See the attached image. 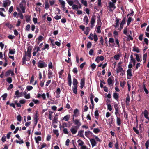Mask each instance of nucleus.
<instances>
[{
    "label": "nucleus",
    "instance_id": "nucleus-1",
    "mask_svg": "<svg viewBox=\"0 0 149 149\" xmlns=\"http://www.w3.org/2000/svg\"><path fill=\"white\" fill-rule=\"evenodd\" d=\"M37 64L38 66L40 68L46 67L47 65V64L45 63L44 62L41 60L39 61Z\"/></svg>",
    "mask_w": 149,
    "mask_h": 149
},
{
    "label": "nucleus",
    "instance_id": "nucleus-2",
    "mask_svg": "<svg viewBox=\"0 0 149 149\" xmlns=\"http://www.w3.org/2000/svg\"><path fill=\"white\" fill-rule=\"evenodd\" d=\"M79 128L78 126H73L70 129L71 132L73 134H76L77 132V130Z\"/></svg>",
    "mask_w": 149,
    "mask_h": 149
},
{
    "label": "nucleus",
    "instance_id": "nucleus-3",
    "mask_svg": "<svg viewBox=\"0 0 149 149\" xmlns=\"http://www.w3.org/2000/svg\"><path fill=\"white\" fill-rule=\"evenodd\" d=\"M95 19L96 18L95 15L93 16L92 17L91 21L90 22V27L91 28H92L94 26V24L95 22Z\"/></svg>",
    "mask_w": 149,
    "mask_h": 149
},
{
    "label": "nucleus",
    "instance_id": "nucleus-4",
    "mask_svg": "<svg viewBox=\"0 0 149 149\" xmlns=\"http://www.w3.org/2000/svg\"><path fill=\"white\" fill-rule=\"evenodd\" d=\"M127 79H130L132 74V69H128L127 70Z\"/></svg>",
    "mask_w": 149,
    "mask_h": 149
},
{
    "label": "nucleus",
    "instance_id": "nucleus-5",
    "mask_svg": "<svg viewBox=\"0 0 149 149\" xmlns=\"http://www.w3.org/2000/svg\"><path fill=\"white\" fill-rule=\"evenodd\" d=\"M109 8L110 9V11H112L113 10L112 9L113 8L114 9L116 8V6H115L114 3H112V2H110L109 3Z\"/></svg>",
    "mask_w": 149,
    "mask_h": 149
},
{
    "label": "nucleus",
    "instance_id": "nucleus-6",
    "mask_svg": "<svg viewBox=\"0 0 149 149\" xmlns=\"http://www.w3.org/2000/svg\"><path fill=\"white\" fill-rule=\"evenodd\" d=\"M104 59V57L102 56H99L97 57L95 60V61L98 63H99L100 61H102Z\"/></svg>",
    "mask_w": 149,
    "mask_h": 149
},
{
    "label": "nucleus",
    "instance_id": "nucleus-7",
    "mask_svg": "<svg viewBox=\"0 0 149 149\" xmlns=\"http://www.w3.org/2000/svg\"><path fill=\"white\" fill-rule=\"evenodd\" d=\"M3 6L4 7H6L8 5L9 6L10 4L11 1L10 0H6L3 1Z\"/></svg>",
    "mask_w": 149,
    "mask_h": 149
},
{
    "label": "nucleus",
    "instance_id": "nucleus-8",
    "mask_svg": "<svg viewBox=\"0 0 149 149\" xmlns=\"http://www.w3.org/2000/svg\"><path fill=\"white\" fill-rule=\"evenodd\" d=\"M25 54L24 55L23 57L22 58V65H24L26 63V56H27V52L26 51L25 52ZM27 61H29L27 60H26Z\"/></svg>",
    "mask_w": 149,
    "mask_h": 149
},
{
    "label": "nucleus",
    "instance_id": "nucleus-9",
    "mask_svg": "<svg viewBox=\"0 0 149 149\" xmlns=\"http://www.w3.org/2000/svg\"><path fill=\"white\" fill-rule=\"evenodd\" d=\"M90 141L93 147L96 145L97 143L94 139H90Z\"/></svg>",
    "mask_w": 149,
    "mask_h": 149
},
{
    "label": "nucleus",
    "instance_id": "nucleus-10",
    "mask_svg": "<svg viewBox=\"0 0 149 149\" xmlns=\"http://www.w3.org/2000/svg\"><path fill=\"white\" fill-rule=\"evenodd\" d=\"M59 1L61 4V5L62 6V8H63V10H64L66 9V7H65V2L62 0H59Z\"/></svg>",
    "mask_w": 149,
    "mask_h": 149
},
{
    "label": "nucleus",
    "instance_id": "nucleus-11",
    "mask_svg": "<svg viewBox=\"0 0 149 149\" xmlns=\"http://www.w3.org/2000/svg\"><path fill=\"white\" fill-rule=\"evenodd\" d=\"M74 123L75 125L76 126H78L79 127L81 125V123L79 122V120L78 119H75L74 120Z\"/></svg>",
    "mask_w": 149,
    "mask_h": 149
},
{
    "label": "nucleus",
    "instance_id": "nucleus-12",
    "mask_svg": "<svg viewBox=\"0 0 149 149\" xmlns=\"http://www.w3.org/2000/svg\"><path fill=\"white\" fill-rule=\"evenodd\" d=\"M26 5V2L25 0H22L19 5L21 8H25V6Z\"/></svg>",
    "mask_w": 149,
    "mask_h": 149
},
{
    "label": "nucleus",
    "instance_id": "nucleus-13",
    "mask_svg": "<svg viewBox=\"0 0 149 149\" xmlns=\"http://www.w3.org/2000/svg\"><path fill=\"white\" fill-rule=\"evenodd\" d=\"M84 130H81L79 131L78 132V136H79L80 137H83L85 139V137L83 135V133Z\"/></svg>",
    "mask_w": 149,
    "mask_h": 149
},
{
    "label": "nucleus",
    "instance_id": "nucleus-14",
    "mask_svg": "<svg viewBox=\"0 0 149 149\" xmlns=\"http://www.w3.org/2000/svg\"><path fill=\"white\" fill-rule=\"evenodd\" d=\"M130 62H132L133 63V65L135 66L136 64V60L133 58L132 55H131L130 56Z\"/></svg>",
    "mask_w": 149,
    "mask_h": 149
},
{
    "label": "nucleus",
    "instance_id": "nucleus-15",
    "mask_svg": "<svg viewBox=\"0 0 149 149\" xmlns=\"http://www.w3.org/2000/svg\"><path fill=\"white\" fill-rule=\"evenodd\" d=\"M122 71L124 72V70H123V68H122L120 65H119L116 70L117 73H118L119 72H122Z\"/></svg>",
    "mask_w": 149,
    "mask_h": 149
},
{
    "label": "nucleus",
    "instance_id": "nucleus-16",
    "mask_svg": "<svg viewBox=\"0 0 149 149\" xmlns=\"http://www.w3.org/2000/svg\"><path fill=\"white\" fill-rule=\"evenodd\" d=\"M113 78V77L112 76H111L108 79L107 81L108 83V84L109 85H111L113 83V80H112L111 78Z\"/></svg>",
    "mask_w": 149,
    "mask_h": 149
},
{
    "label": "nucleus",
    "instance_id": "nucleus-17",
    "mask_svg": "<svg viewBox=\"0 0 149 149\" xmlns=\"http://www.w3.org/2000/svg\"><path fill=\"white\" fill-rule=\"evenodd\" d=\"M15 95H16V96L14 97L15 99L16 98V97L18 98L21 96V95H20V93L18 90H17L15 92Z\"/></svg>",
    "mask_w": 149,
    "mask_h": 149
},
{
    "label": "nucleus",
    "instance_id": "nucleus-18",
    "mask_svg": "<svg viewBox=\"0 0 149 149\" xmlns=\"http://www.w3.org/2000/svg\"><path fill=\"white\" fill-rule=\"evenodd\" d=\"M72 83L74 86H77V84L78 82L77 79L75 78H74L73 79Z\"/></svg>",
    "mask_w": 149,
    "mask_h": 149
},
{
    "label": "nucleus",
    "instance_id": "nucleus-19",
    "mask_svg": "<svg viewBox=\"0 0 149 149\" xmlns=\"http://www.w3.org/2000/svg\"><path fill=\"white\" fill-rule=\"evenodd\" d=\"M56 92L57 95L56 97V98H58L59 97H60L59 94H60L61 92L60 89L59 88H58L56 90Z\"/></svg>",
    "mask_w": 149,
    "mask_h": 149
},
{
    "label": "nucleus",
    "instance_id": "nucleus-20",
    "mask_svg": "<svg viewBox=\"0 0 149 149\" xmlns=\"http://www.w3.org/2000/svg\"><path fill=\"white\" fill-rule=\"evenodd\" d=\"M130 97L129 95H127L125 103L127 105H129V103L130 101Z\"/></svg>",
    "mask_w": 149,
    "mask_h": 149
},
{
    "label": "nucleus",
    "instance_id": "nucleus-21",
    "mask_svg": "<svg viewBox=\"0 0 149 149\" xmlns=\"http://www.w3.org/2000/svg\"><path fill=\"white\" fill-rule=\"evenodd\" d=\"M143 113L144 114V116L148 120H149V118L148 116V111L147 110H145Z\"/></svg>",
    "mask_w": 149,
    "mask_h": 149
},
{
    "label": "nucleus",
    "instance_id": "nucleus-22",
    "mask_svg": "<svg viewBox=\"0 0 149 149\" xmlns=\"http://www.w3.org/2000/svg\"><path fill=\"white\" fill-rule=\"evenodd\" d=\"M83 21L84 22H85L86 24L87 25L89 22V19L88 17L86 15L84 16Z\"/></svg>",
    "mask_w": 149,
    "mask_h": 149
},
{
    "label": "nucleus",
    "instance_id": "nucleus-23",
    "mask_svg": "<svg viewBox=\"0 0 149 149\" xmlns=\"http://www.w3.org/2000/svg\"><path fill=\"white\" fill-rule=\"evenodd\" d=\"M5 26L9 28L10 29H12V28H14L13 26L12 25L10 24L9 22L6 23Z\"/></svg>",
    "mask_w": 149,
    "mask_h": 149
},
{
    "label": "nucleus",
    "instance_id": "nucleus-24",
    "mask_svg": "<svg viewBox=\"0 0 149 149\" xmlns=\"http://www.w3.org/2000/svg\"><path fill=\"white\" fill-rule=\"evenodd\" d=\"M71 6H72V9L75 10H78V6L77 5L73 3V5Z\"/></svg>",
    "mask_w": 149,
    "mask_h": 149
},
{
    "label": "nucleus",
    "instance_id": "nucleus-25",
    "mask_svg": "<svg viewBox=\"0 0 149 149\" xmlns=\"http://www.w3.org/2000/svg\"><path fill=\"white\" fill-rule=\"evenodd\" d=\"M70 117V115H67L65 116L63 118V120L65 121H68Z\"/></svg>",
    "mask_w": 149,
    "mask_h": 149
},
{
    "label": "nucleus",
    "instance_id": "nucleus-26",
    "mask_svg": "<svg viewBox=\"0 0 149 149\" xmlns=\"http://www.w3.org/2000/svg\"><path fill=\"white\" fill-rule=\"evenodd\" d=\"M120 20V19L116 18V23L115 25L114 26L115 28H117L119 26V21Z\"/></svg>",
    "mask_w": 149,
    "mask_h": 149
},
{
    "label": "nucleus",
    "instance_id": "nucleus-27",
    "mask_svg": "<svg viewBox=\"0 0 149 149\" xmlns=\"http://www.w3.org/2000/svg\"><path fill=\"white\" fill-rule=\"evenodd\" d=\"M134 55L136 57V61L138 62H141V58H140L139 55L137 54H134Z\"/></svg>",
    "mask_w": 149,
    "mask_h": 149
},
{
    "label": "nucleus",
    "instance_id": "nucleus-28",
    "mask_svg": "<svg viewBox=\"0 0 149 149\" xmlns=\"http://www.w3.org/2000/svg\"><path fill=\"white\" fill-rule=\"evenodd\" d=\"M116 122L118 125L120 126L121 124V120L120 117H117Z\"/></svg>",
    "mask_w": 149,
    "mask_h": 149
},
{
    "label": "nucleus",
    "instance_id": "nucleus-29",
    "mask_svg": "<svg viewBox=\"0 0 149 149\" xmlns=\"http://www.w3.org/2000/svg\"><path fill=\"white\" fill-rule=\"evenodd\" d=\"M133 51L134 52H136L137 53H139L140 52L139 48L135 46H134L133 47Z\"/></svg>",
    "mask_w": 149,
    "mask_h": 149
},
{
    "label": "nucleus",
    "instance_id": "nucleus-30",
    "mask_svg": "<svg viewBox=\"0 0 149 149\" xmlns=\"http://www.w3.org/2000/svg\"><path fill=\"white\" fill-rule=\"evenodd\" d=\"M113 97L114 99L117 100L119 97V94L118 93H113Z\"/></svg>",
    "mask_w": 149,
    "mask_h": 149
},
{
    "label": "nucleus",
    "instance_id": "nucleus-31",
    "mask_svg": "<svg viewBox=\"0 0 149 149\" xmlns=\"http://www.w3.org/2000/svg\"><path fill=\"white\" fill-rule=\"evenodd\" d=\"M66 1L69 5L70 6L72 5L73 3H74V0H66Z\"/></svg>",
    "mask_w": 149,
    "mask_h": 149
},
{
    "label": "nucleus",
    "instance_id": "nucleus-32",
    "mask_svg": "<svg viewBox=\"0 0 149 149\" xmlns=\"http://www.w3.org/2000/svg\"><path fill=\"white\" fill-rule=\"evenodd\" d=\"M15 52V49H14L13 50H12L10 48L9 49V54L11 55L14 54Z\"/></svg>",
    "mask_w": 149,
    "mask_h": 149
},
{
    "label": "nucleus",
    "instance_id": "nucleus-33",
    "mask_svg": "<svg viewBox=\"0 0 149 149\" xmlns=\"http://www.w3.org/2000/svg\"><path fill=\"white\" fill-rule=\"evenodd\" d=\"M90 30V29L89 27H86V30L84 31V33L86 35H87L88 34Z\"/></svg>",
    "mask_w": 149,
    "mask_h": 149
},
{
    "label": "nucleus",
    "instance_id": "nucleus-34",
    "mask_svg": "<svg viewBox=\"0 0 149 149\" xmlns=\"http://www.w3.org/2000/svg\"><path fill=\"white\" fill-rule=\"evenodd\" d=\"M95 116L97 119H98V117L99 116V114L97 108H96V110L95 112Z\"/></svg>",
    "mask_w": 149,
    "mask_h": 149
},
{
    "label": "nucleus",
    "instance_id": "nucleus-35",
    "mask_svg": "<svg viewBox=\"0 0 149 149\" xmlns=\"http://www.w3.org/2000/svg\"><path fill=\"white\" fill-rule=\"evenodd\" d=\"M143 88L144 91L146 94H148L149 93L146 87L145 84H143L142 86Z\"/></svg>",
    "mask_w": 149,
    "mask_h": 149
},
{
    "label": "nucleus",
    "instance_id": "nucleus-36",
    "mask_svg": "<svg viewBox=\"0 0 149 149\" xmlns=\"http://www.w3.org/2000/svg\"><path fill=\"white\" fill-rule=\"evenodd\" d=\"M52 72L50 70H49L48 72V79H51L52 76Z\"/></svg>",
    "mask_w": 149,
    "mask_h": 149
},
{
    "label": "nucleus",
    "instance_id": "nucleus-37",
    "mask_svg": "<svg viewBox=\"0 0 149 149\" xmlns=\"http://www.w3.org/2000/svg\"><path fill=\"white\" fill-rule=\"evenodd\" d=\"M73 93L77 94V86H74L72 88Z\"/></svg>",
    "mask_w": 149,
    "mask_h": 149
},
{
    "label": "nucleus",
    "instance_id": "nucleus-38",
    "mask_svg": "<svg viewBox=\"0 0 149 149\" xmlns=\"http://www.w3.org/2000/svg\"><path fill=\"white\" fill-rule=\"evenodd\" d=\"M100 130L98 128H95L93 129V132L95 134H97L100 132Z\"/></svg>",
    "mask_w": 149,
    "mask_h": 149
},
{
    "label": "nucleus",
    "instance_id": "nucleus-39",
    "mask_svg": "<svg viewBox=\"0 0 149 149\" xmlns=\"http://www.w3.org/2000/svg\"><path fill=\"white\" fill-rule=\"evenodd\" d=\"M106 104L107 106V109L110 111H111L112 110V107L111 105L109 104H107V102Z\"/></svg>",
    "mask_w": 149,
    "mask_h": 149
},
{
    "label": "nucleus",
    "instance_id": "nucleus-40",
    "mask_svg": "<svg viewBox=\"0 0 149 149\" xmlns=\"http://www.w3.org/2000/svg\"><path fill=\"white\" fill-rule=\"evenodd\" d=\"M53 132L54 134L56 135V136L58 137L59 136L58 131V130H53Z\"/></svg>",
    "mask_w": 149,
    "mask_h": 149
},
{
    "label": "nucleus",
    "instance_id": "nucleus-41",
    "mask_svg": "<svg viewBox=\"0 0 149 149\" xmlns=\"http://www.w3.org/2000/svg\"><path fill=\"white\" fill-rule=\"evenodd\" d=\"M77 142L79 144V145L80 146H82L84 144V143L80 139L78 140Z\"/></svg>",
    "mask_w": 149,
    "mask_h": 149
},
{
    "label": "nucleus",
    "instance_id": "nucleus-42",
    "mask_svg": "<svg viewBox=\"0 0 149 149\" xmlns=\"http://www.w3.org/2000/svg\"><path fill=\"white\" fill-rule=\"evenodd\" d=\"M53 113V112H52L51 111H50L49 112V118L50 120H52V114Z\"/></svg>",
    "mask_w": 149,
    "mask_h": 149
},
{
    "label": "nucleus",
    "instance_id": "nucleus-43",
    "mask_svg": "<svg viewBox=\"0 0 149 149\" xmlns=\"http://www.w3.org/2000/svg\"><path fill=\"white\" fill-rule=\"evenodd\" d=\"M85 78H83L81 79L80 85H85Z\"/></svg>",
    "mask_w": 149,
    "mask_h": 149
},
{
    "label": "nucleus",
    "instance_id": "nucleus-44",
    "mask_svg": "<svg viewBox=\"0 0 149 149\" xmlns=\"http://www.w3.org/2000/svg\"><path fill=\"white\" fill-rule=\"evenodd\" d=\"M32 49V46H29L27 48V52H31Z\"/></svg>",
    "mask_w": 149,
    "mask_h": 149
},
{
    "label": "nucleus",
    "instance_id": "nucleus-45",
    "mask_svg": "<svg viewBox=\"0 0 149 149\" xmlns=\"http://www.w3.org/2000/svg\"><path fill=\"white\" fill-rule=\"evenodd\" d=\"M114 42V40L113 38H110L109 39V42L110 43H113ZM109 45H110V44Z\"/></svg>",
    "mask_w": 149,
    "mask_h": 149
},
{
    "label": "nucleus",
    "instance_id": "nucleus-46",
    "mask_svg": "<svg viewBox=\"0 0 149 149\" xmlns=\"http://www.w3.org/2000/svg\"><path fill=\"white\" fill-rule=\"evenodd\" d=\"M38 119H37L36 118H34V126H36V125L38 122Z\"/></svg>",
    "mask_w": 149,
    "mask_h": 149
},
{
    "label": "nucleus",
    "instance_id": "nucleus-47",
    "mask_svg": "<svg viewBox=\"0 0 149 149\" xmlns=\"http://www.w3.org/2000/svg\"><path fill=\"white\" fill-rule=\"evenodd\" d=\"M11 72V70H9L7 71L6 73V76H8L10 75Z\"/></svg>",
    "mask_w": 149,
    "mask_h": 149
},
{
    "label": "nucleus",
    "instance_id": "nucleus-48",
    "mask_svg": "<svg viewBox=\"0 0 149 149\" xmlns=\"http://www.w3.org/2000/svg\"><path fill=\"white\" fill-rule=\"evenodd\" d=\"M145 144L146 148L148 149L149 145V140H148L146 141Z\"/></svg>",
    "mask_w": 149,
    "mask_h": 149
},
{
    "label": "nucleus",
    "instance_id": "nucleus-49",
    "mask_svg": "<svg viewBox=\"0 0 149 149\" xmlns=\"http://www.w3.org/2000/svg\"><path fill=\"white\" fill-rule=\"evenodd\" d=\"M49 7V5L47 1H46L45 2V7L46 9H47Z\"/></svg>",
    "mask_w": 149,
    "mask_h": 149
},
{
    "label": "nucleus",
    "instance_id": "nucleus-50",
    "mask_svg": "<svg viewBox=\"0 0 149 149\" xmlns=\"http://www.w3.org/2000/svg\"><path fill=\"white\" fill-rule=\"evenodd\" d=\"M57 119H58V117L57 116H56V115H55V116L54 119L53 120V121L54 123H56L57 122Z\"/></svg>",
    "mask_w": 149,
    "mask_h": 149
},
{
    "label": "nucleus",
    "instance_id": "nucleus-51",
    "mask_svg": "<svg viewBox=\"0 0 149 149\" xmlns=\"http://www.w3.org/2000/svg\"><path fill=\"white\" fill-rule=\"evenodd\" d=\"M101 26H98L97 28V33H100L101 32L100 30Z\"/></svg>",
    "mask_w": 149,
    "mask_h": 149
},
{
    "label": "nucleus",
    "instance_id": "nucleus-52",
    "mask_svg": "<svg viewBox=\"0 0 149 149\" xmlns=\"http://www.w3.org/2000/svg\"><path fill=\"white\" fill-rule=\"evenodd\" d=\"M130 10L131 11V13L130 14H128L127 15V17H128V16H133V15L134 12L133 10L132 9H131Z\"/></svg>",
    "mask_w": 149,
    "mask_h": 149
},
{
    "label": "nucleus",
    "instance_id": "nucleus-53",
    "mask_svg": "<svg viewBox=\"0 0 149 149\" xmlns=\"http://www.w3.org/2000/svg\"><path fill=\"white\" fill-rule=\"evenodd\" d=\"M6 81L9 83H11L12 81V78L10 77H9L7 79Z\"/></svg>",
    "mask_w": 149,
    "mask_h": 149
},
{
    "label": "nucleus",
    "instance_id": "nucleus-54",
    "mask_svg": "<svg viewBox=\"0 0 149 149\" xmlns=\"http://www.w3.org/2000/svg\"><path fill=\"white\" fill-rule=\"evenodd\" d=\"M133 130L134 131V132L137 134H138L139 133V131L137 128H136L135 127H133Z\"/></svg>",
    "mask_w": 149,
    "mask_h": 149
},
{
    "label": "nucleus",
    "instance_id": "nucleus-55",
    "mask_svg": "<svg viewBox=\"0 0 149 149\" xmlns=\"http://www.w3.org/2000/svg\"><path fill=\"white\" fill-rule=\"evenodd\" d=\"M92 46V44L90 42H88L87 44V47L88 48H90Z\"/></svg>",
    "mask_w": 149,
    "mask_h": 149
},
{
    "label": "nucleus",
    "instance_id": "nucleus-56",
    "mask_svg": "<svg viewBox=\"0 0 149 149\" xmlns=\"http://www.w3.org/2000/svg\"><path fill=\"white\" fill-rule=\"evenodd\" d=\"M120 57V56L119 54H117L114 56V58L116 60L119 59Z\"/></svg>",
    "mask_w": 149,
    "mask_h": 149
},
{
    "label": "nucleus",
    "instance_id": "nucleus-57",
    "mask_svg": "<svg viewBox=\"0 0 149 149\" xmlns=\"http://www.w3.org/2000/svg\"><path fill=\"white\" fill-rule=\"evenodd\" d=\"M26 21L27 22H29L30 20V16H25Z\"/></svg>",
    "mask_w": 149,
    "mask_h": 149
},
{
    "label": "nucleus",
    "instance_id": "nucleus-58",
    "mask_svg": "<svg viewBox=\"0 0 149 149\" xmlns=\"http://www.w3.org/2000/svg\"><path fill=\"white\" fill-rule=\"evenodd\" d=\"M26 88L28 91H30L33 89V87L30 86H27Z\"/></svg>",
    "mask_w": 149,
    "mask_h": 149
},
{
    "label": "nucleus",
    "instance_id": "nucleus-59",
    "mask_svg": "<svg viewBox=\"0 0 149 149\" xmlns=\"http://www.w3.org/2000/svg\"><path fill=\"white\" fill-rule=\"evenodd\" d=\"M17 120L19 122H20L21 121L22 117L20 115L17 116Z\"/></svg>",
    "mask_w": 149,
    "mask_h": 149
},
{
    "label": "nucleus",
    "instance_id": "nucleus-60",
    "mask_svg": "<svg viewBox=\"0 0 149 149\" xmlns=\"http://www.w3.org/2000/svg\"><path fill=\"white\" fill-rule=\"evenodd\" d=\"M30 24H28L27 25L26 27L25 28V30L26 31H28L30 30Z\"/></svg>",
    "mask_w": 149,
    "mask_h": 149
},
{
    "label": "nucleus",
    "instance_id": "nucleus-61",
    "mask_svg": "<svg viewBox=\"0 0 149 149\" xmlns=\"http://www.w3.org/2000/svg\"><path fill=\"white\" fill-rule=\"evenodd\" d=\"M93 38L94 39V41L95 42H96L98 40V38L96 34H95L94 35Z\"/></svg>",
    "mask_w": 149,
    "mask_h": 149
},
{
    "label": "nucleus",
    "instance_id": "nucleus-62",
    "mask_svg": "<svg viewBox=\"0 0 149 149\" xmlns=\"http://www.w3.org/2000/svg\"><path fill=\"white\" fill-rule=\"evenodd\" d=\"M73 72L75 74H77L78 72V70L76 68H74L73 70Z\"/></svg>",
    "mask_w": 149,
    "mask_h": 149
},
{
    "label": "nucleus",
    "instance_id": "nucleus-63",
    "mask_svg": "<svg viewBox=\"0 0 149 149\" xmlns=\"http://www.w3.org/2000/svg\"><path fill=\"white\" fill-rule=\"evenodd\" d=\"M81 3L84 5L86 7L87 6V3L86 1L82 0L81 1Z\"/></svg>",
    "mask_w": 149,
    "mask_h": 149
},
{
    "label": "nucleus",
    "instance_id": "nucleus-64",
    "mask_svg": "<svg viewBox=\"0 0 149 149\" xmlns=\"http://www.w3.org/2000/svg\"><path fill=\"white\" fill-rule=\"evenodd\" d=\"M7 94L6 93H5L3 95H2V97L3 98V100H5L7 97Z\"/></svg>",
    "mask_w": 149,
    "mask_h": 149
}]
</instances>
